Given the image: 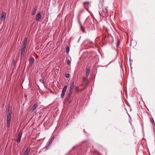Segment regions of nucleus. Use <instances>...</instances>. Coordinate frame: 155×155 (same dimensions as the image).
<instances>
[{"label": "nucleus", "mask_w": 155, "mask_h": 155, "mask_svg": "<svg viewBox=\"0 0 155 155\" xmlns=\"http://www.w3.org/2000/svg\"><path fill=\"white\" fill-rule=\"evenodd\" d=\"M11 119V112L8 113L7 116V127H9L10 126V120Z\"/></svg>", "instance_id": "nucleus-1"}, {"label": "nucleus", "mask_w": 155, "mask_h": 155, "mask_svg": "<svg viewBox=\"0 0 155 155\" xmlns=\"http://www.w3.org/2000/svg\"><path fill=\"white\" fill-rule=\"evenodd\" d=\"M22 132L21 131H20L19 133L18 134V137L17 139V141L18 143H19L21 139V136L22 135Z\"/></svg>", "instance_id": "nucleus-2"}, {"label": "nucleus", "mask_w": 155, "mask_h": 155, "mask_svg": "<svg viewBox=\"0 0 155 155\" xmlns=\"http://www.w3.org/2000/svg\"><path fill=\"white\" fill-rule=\"evenodd\" d=\"M73 90L70 89L68 94L67 97V100H69L70 99L71 94L73 93Z\"/></svg>", "instance_id": "nucleus-3"}, {"label": "nucleus", "mask_w": 155, "mask_h": 155, "mask_svg": "<svg viewBox=\"0 0 155 155\" xmlns=\"http://www.w3.org/2000/svg\"><path fill=\"white\" fill-rule=\"evenodd\" d=\"M73 90L70 89L68 94L67 97V100H69L70 99L71 94L73 93Z\"/></svg>", "instance_id": "nucleus-4"}, {"label": "nucleus", "mask_w": 155, "mask_h": 155, "mask_svg": "<svg viewBox=\"0 0 155 155\" xmlns=\"http://www.w3.org/2000/svg\"><path fill=\"white\" fill-rule=\"evenodd\" d=\"M26 47L22 46L21 49V58L24 54L25 49Z\"/></svg>", "instance_id": "nucleus-5"}, {"label": "nucleus", "mask_w": 155, "mask_h": 155, "mask_svg": "<svg viewBox=\"0 0 155 155\" xmlns=\"http://www.w3.org/2000/svg\"><path fill=\"white\" fill-rule=\"evenodd\" d=\"M103 12L104 13V14L101 15L100 12L99 13L100 15L101 16H103L104 15H107V8H104V9H103Z\"/></svg>", "instance_id": "nucleus-6"}, {"label": "nucleus", "mask_w": 155, "mask_h": 155, "mask_svg": "<svg viewBox=\"0 0 155 155\" xmlns=\"http://www.w3.org/2000/svg\"><path fill=\"white\" fill-rule=\"evenodd\" d=\"M6 14L5 12H3L2 14L1 19L2 20H4L6 17Z\"/></svg>", "instance_id": "nucleus-7"}, {"label": "nucleus", "mask_w": 155, "mask_h": 155, "mask_svg": "<svg viewBox=\"0 0 155 155\" xmlns=\"http://www.w3.org/2000/svg\"><path fill=\"white\" fill-rule=\"evenodd\" d=\"M41 14L40 13H38L37 15V16H36V19L37 21L39 20L41 18Z\"/></svg>", "instance_id": "nucleus-8"}, {"label": "nucleus", "mask_w": 155, "mask_h": 155, "mask_svg": "<svg viewBox=\"0 0 155 155\" xmlns=\"http://www.w3.org/2000/svg\"><path fill=\"white\" fill-rule=\"evenodd\" d=\"M38 104L37 103H36L34 104L33 106L32 107L31 109V110L32 111L36 108L38 106Z\"/></svg>", "instance_id": "nucleus-9"}, {"label": "nucleus", "mask_w": 155, "mask_h": 155, "mask_svg": "<svg viewBox=\"0 0 155 155\" xmlns=\"http://www.w3.org/2000/svg\"><path fill=\"white\" fill-rule=\"evenodd\" d=\"M37 7H35L33 9L32 12L31 13V14L32 15H33L35 14V13L37 10Z\"/></svg>", "instance_id": "nucleus-10"}, {"label": "nucleus", "mask_w": 155, "mask_h": 155, "mask_svg": "<svg viewBox=\"0 0 155 155\" xmlns=\"http://www.w3.org/2000/svg\"><path fill=\"white\" fill-rule=\"evenodd\" d=\"M27 41V38H25V39L24 40V41L23 42V44L22 46H23L24 47V46L26 47Z\"/></svg>", "instance_id": "nucleus-11"}, {"label": "nucleus", "mask_w": 155, "mask_h": 155, "mask_svg": "<svg viewBox=\"0 0 155 155\" xmlns=\"http://www.w3.org/2000/svg\"><path fill=\"white\" fill-rule=\"evenodd\" d=\"M90 71V68L89 66L86 69V76L87 77L89 75V72Z\"/></svg>", "instance_id": "nucleus-12"}, {"label": "nucleus", "mask_w": 155, "mask_h": 155, "mask_svg": "<svg viewBox=\"0 0 155 155\" xmlns=\"http://www.w3.org/2000/svg\"><path fill=\"white\" fill-rule=\"evenodd\" d=\"M52 142H53V141H52V140H50V141H49V142L48 143V145H47V146L46 147V148L47 149H48L49 148V147L51 146V143H52Z\"/></svg>", "instance_id": "nucleus-13"}, {"label": "nucleus", "mask_w": 155, "mask_h": 155, "mask_svg": "<svg viewBox=\"0 0 155 155\" xmlns=\"http://www.w3.org/2000/svg\"><path fill=\"white\" fill-rule=\"evenodd\" d=\"M74 82H71V86H70V89L73 90V89H74Z\"/></svg>", "instance_id": "nucleus-14"}, {"label": "nucleus", "mask_w": 155, "mask_h": 155, "mask_svg": "<svg viewBox=\"0 0 155 155\" xmlns=\"http://www.w3.org/2000/svg\"><path fill=\"white\" fill-rule=\"evenodd\" d=\"M30 149L28 148L25 151L24 155H28V154L30 151Z\"/></svg>", "instance_id": "nucleus-15"}, {"label": "nucleus", "mask_w": 155, "mask_h": 155, "mask_svg": "<svg viewBox=\"0 0 155 155\" xmlns=\"http://www.w3.org/2000/svg\"><path fill=\"white\" fill-rule=\"evenodd\" d=\"M67 88V86H65L63 88L62 91V92L65 93L66 91Z\"/></svg>", "instance_id": "nucleus-16"}, {"label": "nucleus", "mask_w": 155, "mask_h": 155, "mask_svg": "<svg viewBox=\"0 0 155 155\" xmlns=\"http://www.w3.org/2000/svg\"><path fill=\"white\" fill-rule=\"evenodd\" d=\"M30 63L32 64L34 62V58H30L29 59Z\"/></svg>", "instance_id": "nucleus-17"}, {"label": "nucleus", "mask_w": 155, "mask_h": 155, "mask_svg": "<svg viewBox=\"0 0 155 155\" xmlns=\"http://www.w3.org/2000/svg\"><path fill=\"white\" fill-rule=\"evenodd\" d=\"M150 122L151 123L153 124L154 125H155L154 121L152 117V118L151 119H150Z\"/></svg>", "instance_id": "nucleus-18"}, {"label": "nucleus", "mask_w": 155, "mask_h": 155, "mask_svg": "<svg viewBox=\"0 0 155 155\" xmlns=\"http://www.w3.org/2000/svg\"><path fill=\"white\" fill-rule=\"evenodd\" d=\"M65 92H62L61 94V97L62 98H63L64 97V95H65Z\"/></svg>", "instance_id": "nucleus-19"}, {"label": "nucleus", "mask_w": 155, "mask_h": 155, "mask_svg": "<svg viewBox=\"0 0 155 155\" xmlns=\"http://www.w3.org/2000/svg\"><path fill=\"white\" fill-rule=\"evenodd\" d=\"M65 92H62L61 94V97L62 98H63L64 97V95H65Z\"/></svg>", "instance_id": "nucleus-20"}, {"label": "nucleus", "mask_w": 155, "mask_h": 155, "mask_svg": "<svg viewBox=\"0 0 155 155\" xmlns=\"http://www.w3.org/2000/svg\"><path fill=\"white\" fill-rule=\"evenodd\" d=\"M83 80L84 81H88L87 78L86 77H84L83 78Z\"/></svg>", "instance_id": "nucleus-21"}, {"label": "nucleus", "mask_w": 155, "mask_h": 155, "mask_svg": "<svg viewBox=\"0 0 155 155\" xmlns=\"http://www.w3.org/2000/svg\"><path fill=\"white\" fill-rule=\"evenodd\" d=\"M69 47H68L66 49V52L67 53H68L69 52Z\"/></svg>", "instance_id": "nucleus-22"}, {"label": "nucleus", "mask_w": 155, "mask_h": 155, "mask_svg": "<svg viewBox=\"0 0 155 155\" xmlns=\"http://www.w3.org/2000/svg\"><path fill=\"white\" fill-rule=\"evenodd\" d=\"M67 64L68 65H70L71 64V61L69 60H68L67 61Z\"/></svg>", "instance_id": "nucleus-23"}, {"label": "nucleus", "mask_w": 155, "mask_h": 155, "mask_svg": "<svg viewBox=\"0 0 155 155\" xmlns=\"http://www.w3.org/2000/svg\"><path fill=\"white\" fill-rule=\"evenodd\" d=\"M70 76V75L69 74H66L65 77L67 78H68Z\"/></svg>", "instance_id": "nucleus-24"}, {"label": "nucleus", "mask_w": 155, "mask_h": 155, "mask_svg": "<svg viewBox=\"0 0 155 155\" xmlns=\"http://www.w3.org/2000/svg\"><path fill=\"white\" fill-rule=\"evenodd\" d=\"M40 81L42 83L44 84H45V82H44V81L40 79Z\"/></svg>", "instance_id": "nucleus-25"}, {"label": "nucleus", "mask_w": 155, "mask_h": 155, "mask_svg": "<svg viewBox=\"0 0 155 155\" xmlns=\"http://www.w3.org/2000/svg\"><path fill=\"white\" fill-rule=\"evenodd\" d=\"M90 4V2H84L83 3V4Z\"/></svg>", "instance_id": "nucleus-26"}, {"label": "nucleus", "mask_w": 155, "mask_h": 155, "mask_svg": "<svg viewBox=\"0 0 155 155\" xmlns=\"http://www.w3.org/2000/svg\"><path fill=\"white\" fill-rule=\"evenodd\" d=\"M120 41H118L117 43V46H118L120 45Z\"/></svg>", "instance_id": "nucleus-27"}, {"label": "nucleus", "mask_w": 155, "mask_h": 155, "mask_svg": "<svg viewBox=\"0 0 155 155\" xmlns=\"http://www.w3.org/2000/svg\"><path fill=\"white\" fill-rule=\"evenodd\" d=\"M54 137H53L51 138V139L50 140H52V141H53V140H54Z\"/></svg>", "instance_id": "nucleus-28"}, {"label": "nucleus", "mask_w": 155, "mask_h": 155, "mask_svg": "<svg viewBox=\"0 0 155 155\" xmlns=\"http://www.w3.org/2000/svg\"><path fill=\"white\" fill-rule=\"evenodd\" d=\"M80 24L81 25V24L80 23Z\"/></svg>", "instance_id": "nucleus-29"}, {"label": "nucleus", "mask_w": 155, "mask_h": 155, "mask_svg": "<svg viewBox=\"0 0 155 155\" xmlns=\"http://www.w3.org/2000/svg\"><path fill=\"white\" fill-rule=\"evenodd\" d=\"M69 103H70V101L69 100V101H68Z\"/></svg>", "instance_id": "nucleus-30"}]
</instances>
